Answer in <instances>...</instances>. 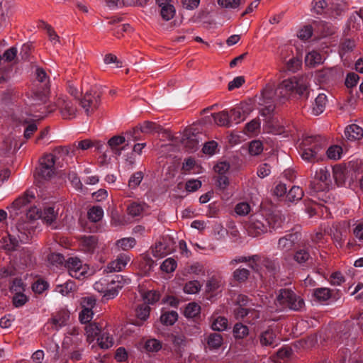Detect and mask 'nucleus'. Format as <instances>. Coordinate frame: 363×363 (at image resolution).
Wrapping results in <instances>:
<instances>
[{"mask_svg": "<svg viewBox=\"0 0 363 363\" xmlns=\"http://www.w3.org/2000/svg\"><path fill=\"white\" fill-rule=\"evenodd\" d=\"M300 238L301 234L297 232L286 234L279 239L277 248L284 252H288L294 247Z\"/></svg>", "mask_w": 363, "mask_h": 363, "instance_id": "9d476101", "label": "nucleus"}, {"mask_svg": "<svg viewBox=\"0 0 363 363\" xmlns=\"http://www.w3.org/2000/svg\"><path fill=\"white\" fill-rule=\"evenodd\" d=\"M28 301V298L23 292H19L14 294L13 296V304L16 307H21L25 305Z\"/></svg>", "mask_w": 363, "mask_h": 363, "instance_id": "0e129e2a", "label": "nucleus"}, {"mask_svg": "<svg viewBox=\"0 0 363 363\" xmlns=\"http://www.w3.org/2000/svg\"><path fill=\"white\" fill-rule=\"evenodd\" d=\"M303 147L301 155L303 160L314 163L321 159L318 152L322 148L320 136H307L303 140Z\"/></svg>", "mask_w": 363, "mask_h": 363, "instance_id": "7ed1b4c3", "label": "nucleus"}, {"mask_svg": "<svg viewBox=\"0 0 363 363\" xmlns=\"http://www.w3.org/2000/svg\"><path fill=\"white\" fill-rule=\"evenodd\" d=\"M276 335L272 329L268 328L259 335V341L263 346H270L274 343Z\"/></svg>", "mask_w": 363, "mask_h": 363, "instance_id": "e433bc0d", "label": "nucleus"}, {"mask_svg": "<svg viewBox=\"0 0 363 363\" xmlns=\"http://www.w3.org/2000/svg\"><path fill=\"white\" fill-rule=\"evenodd\" d=\"M233 333L235 339H243L249 334V329L247 325L238 323L233 327Z\"/></svg>", "mask_w": 363, "mask_h": 363, "instance_id": "37998d69", "label": "nucleus"}, {"mask_svg": "<svg viewBox=\"0 0 363 363\" xmlns=\"http://www.w3.org/2000/svg\"><path fill=\"white\" fill-rule=\"evenodd\" d=\"M303 196V191L298 186H292L286 195V201L291 203H296Z\"/></svg>", "mask_w": 363, "mask_h": 363, "instance_id": "c9c22d12", "label": "nucleus"}, {"mask_svg": "<svg viewBox=\"0 0 363 363\" xmlns=\"http://www.w3.org/2000/svg\"><path fill=\"white\" fill-rule=\"evenodd\" d=\"M249 235L257 237L268 232L265 217L260 213L251 215L245 225Z\"/></svg>", "mask_w": 363, "mask_h": 363, "instance_id": "423d86ee", "label": "nucleus"}, {"mask_svg": "<svg viewBox=\"0 0 363 363\" xmlns=\"http://www.w3.org/2000/svg\"><path fill=\"white\" fill-rule=\"evenodd\" d=\"M349 26L355 30H359L363 26V13L362 9L352 14L348 22Z\"/></svg>", "mask_w": 363, "mask_h": 363, "instance_id": "72a5a7b5", "label": "nucleus"}, {"mask_svg": "<svg viewBox=\"0 0 363 363\" xmlns=\"http://www.w3.org/2000/svg\"><path fill=\"white\" fill-rule=\"evenodd\" d=\"M294 259L300 265H304L309 261H312V257L306 247L298 249L294 255Z\"/></svg>", "mask_w": 363, "mask_h": 363, "instance_id": "c85d7f7f", "label": "nucleus"}, {"mask_svg": "<svg viewBox=\"0 0 363 363\" xmlns=\"http://www.w3.org/2000/svg\"><path fill=\"white\" fill-rule=\"evenodd\" d=\"M308 79L306 76H294L283 80L277 86V99L284 104L294 94L307 98Z\"/></svg>", "mask_w": 363, "mask_h": 363, "instance_id": "f257e3e1", "label": "nucleus"}, {"mask_svg": "<svg viewBox=\"0 0 363 363\" xmlns=\"http://www.w3.org/2000/svg\"><path fill=\"white\" fill-rule=\"evenodd\" d=\"M168 252L166 246L161 242L156 243L155 247L152 249V255L155 257L161 258L166 256Z\"/></svg>", "mask_w": 363, "mask_h": 363, "instance_id": "e2e57ef3", "label": "nucleus"}, {"mask_svg": "<svg viewBox=\"0 0 363 363\" xmlns=\"http://www.w3.org/2000/svg\"><path fill=\"white\" fill-rule=\"evenodd\" d=\"M201 307L196 303H189L185 308L184 314L186 318H193L200 313Z\"/></svg>", "mask_w": 363, "mask_h": 363, "instance_id": "de8ad7c7", "label": "nucleus"}, {"mask_svg": "<svg viewBox=\"0 0 363 363\" xmlns=\"http://www.w3.org/2000/svg\"><path fill=\"white\" fill-rule=\"evenodd\" d=\"M212 117L216 124L219 126L230 127L231 120L230 118V113L227 110H224L218 113L212 114Z\"/></svg>", "mask_w": 363, "mask_h": 363, "instance_id": "4be33fe9", "label": "nucleus"}, {"mask_svg": "<svg viewBox=\"0 0 363 363\" xmlns=\"http://www.w3.org/2000/svg\"><path fill=\"white\" fill-rule=\"evenodd\" d=\"M149 208L148 205L144 202H132L127 208L128 213L133 216H140Z\"/></svg>", "mask_w": 363, "mask_h": 363, "instance_id": "a878e982", "label": "nucleus"}, {"mask_svg": "<svg viewBox=\"0 0 363 363\" xmlns=\"http://www.w3.org/2000/svg\"><path fill=\"white\" fill-rule=\"evenodd\" d=\"M314 31L313 25H306L304 26L298 33V37L301 40H308L309 39Z\"/></svg>", "mask_w": 363, "mask_h": 363, "instance_id": "052dcab7", "label": "nucleus"}, {"mask_svg": "<svg viewBox=\"0 0 363 363\" xmlns=\"http://www.w3.org/2000/svg\"><path fill=\"white\" fill-rule=\"evenodd\" d=\"M125 141V136L114 135L108 140L107 145L114 155L120 156L122 151L125 150L126 147L128 145V144L126 143L125 145L121 147V145L124 144Z\"/></svg>", "mask_w": 363, "mask_h": 363, "instance_id": "2eb2a0df", "label": "nucleus"}, {"mask_svg": "<svg viewBox=\"0 0 363 363\" xmlns=\"http://www.w3.org/2000/svg\"><path fill=\"white\" fill-rule=\"evenodd\" d=\"M130 261V257L125 253L120 254L117 258L108 263L105 271L108 273L120 272Z\"/></svg>", "mask_w": 363, "mask_h": 363, "instance_id": "4468645a", "label": "nucleus"}, {"mask_svg": "<svg viewBox=\"0 0 363 363\" xmlns=\"http://www.w3.org/2000/svg\"><path fill=\"white\" fill-rule=\"evenodd\" d=\"M79 241L82 250L86 252H93L98 244V239L94 235L82 236Z\"/></svg>", "mask_w": 363, "mask_h": 363, "instance_id": "6ab92c4d", "label": "nucleus"}, {"mask_svg": "<svg viewBox=\"0 0 363 363\" xmlns=\"http://www.w3.org/2000/svg\"><path fill=\"white\" fill-rule=\"evenodd\" d=\"M346 169L340 166H335L333 168V178L337 186H342L346 180Z\"/></svg>", "mask_w": 363, "mask_h": 363, "instance_id": "a19ab883", "label": "nucleus"}, {"mask_svg": "<svg viewBox=\"0 0 363 363\" xmlns=\"http://www.w3.org/2000/svg\"><path fill=\"white\" fill-rule=\"evenodd\" d=\"M136 244V241L133 238H124L116 242L118 248L123 250H128L133 248Z\"/></svg>", "mask_w": 363, "mask_h": 363, "instance_id": "3c124183", "label": "nucleus"}, {"mask_svg": "<svg viewBox=\"0 0 363 363\" xmlns=\"http://www.w3.org/2000/svg\"><path fill=\"white\" fill-rule=\"evenodd\" d=\"M313 25L314 31L318 33L322 37L331 35L335 32V29L331 24L322 21H315Z\"/></svg>", "mask_w": 363, "mask_h": 363, "instance_id": "aec40b11", "label": "nucleus"}, {"mask_svg": "<svg viewBox=\"0 0 363 363\" xmlns=\"http://www.w3.org/2000/svg\"><path fill=\"white\" fill-rule=\"evenodd\" d=\"M277 301L282 306L293 311H300L304 306L303 299L297 296L292 290L288 289L279 291Z\"/></svg>", "mask_w": 363, "mask_h": 363, "instance_id": "39448f33", "label": "nucleus"}, {"mask_svg": "<svg viewBox=\"0 0 363 363\" xmlns=\"http://www.w3.org/2000/svg\"><path fill=\"white\" fill-rule=\"evenodd\" d=\"M259 102H266L267 104L274 103L280 104L277 99V88L274 89L272 85H267L262 91V96Z\"/></svg>", "mask_w": 363, "mask_h": 363, "instance_id": "f3484780", "label": "nucleus"}, {"mask_svg": "<svg viewBox=\"0 0 363 363\" xmlns=\"http://www.w3.org/2000/svg\"><path fill=\"white\" fill-rule=\"evenodd\" d=\"M263 151V145L259 140H253L249 145V152L251 155H258Z\"/></svg>", "mask_w": 363, "mask_h": 363, "instance_id": "680f3d73", "label": "nucleus"}, {"mask_svg": "<svg viewBox=\"0 0 363 363\" xmlns=\"http://www.w3.org/2000/svg\"><path fill=\"white\" fill-rule=\"evenodd\" d=\"M76 289L74 281L68 280L64 284H60L56 286L55 291L63 296L68 295Z\"/></svg>", "mask_w": 363, "mask_h": 363, "instance_id": "4c0bfd02", "label": "nucleus"}, {"mask_svg": "<svg viewBox=\"0 0 363 363\" xmlns=\"http://www.w3.org/2000/svg\"><path fill=\"white\" fill-rule=\"evenodd\" d=\"M207 347L210 350H217L220 348L223 344V338L220 333H211L206 337Z\"/></svg>", "mask_w": 363, "mask_h": 363, "instance_id": "393cba45", "label": "nucleus"}, {"mask_svg": "<svg viewBox=\"0 0 363 363\" xmlns=\"http://www.w3.org/2000/svg\"><path fill=\"white\" fill-rule=\"evenodd\" d=\"M35 198V195L33 192L28 191H26L25 194L17 198L12 203L11 208L18 210L23 206L30 203Z\"/></svg>", "mask_w": 363, "mask_h": 363, "instance_id": "bb28decb", "label": "nucleus"}, {"mask_svg": "<svg viewBox=\"0 0 363 363\" xmlns=\"http://www.w3.org/2000/svg\"><path fill=\"white\" fill-rule=\"evenodd\" d=\"M1 247L7 251H14L19 245V240L14 235L7 234L0 240Z\"/></svg>", "mask_w": 363, "mask_h": 363, "instance_id": "412c9836", "label": "nucleus"}, {"mask_svg": "<svg viewBox=\"0 0 363 363\" xmlns=\"http://www.w3.org/2000/svg\"><path fill=\"white\" fill-rule=\"evenodd\" d=\"M10 290L11 292L15 294L19 292H24L25 291V284L23 280L20 278H16L13 280L12 284L10 286Z\"/></svg>", "mask_w": 363, "mask_h": 363, "instance_id": "338daca9", "label": "nucleus"}, {"mask_svg": "<svg viewBox=\"0 0 363 363\" xmlns=\"http://www.w3.org/2000/svg\"><path fill=\"white\" fill-rule=\"evenodd\" d=\"M97 341L99 345L102 349H108L113 345V338L107 333H103L98 337Z\"/></svg>", "mask_w": 363, "mask_h": 363, "instance_id": "603ef678", "label": "nucleus"}, {"mask_svg": "<svg viewBox=\"0 0 363 363\" xmlns=\"http://www.w3.org/2000/svg\"><path fill=\"white\" fill-rule=\"evenodd\" d=\"M150 308L146 303L141 304L136 309V315L140 320H146L150 315Z\"/></svg>", "mask_w": 363, "mask_h": 363, "instance_id": "864d4df0", "label": "nucleus"}, {"mask_svg": "<svg viewBox=\"0 0 363 363\" xmlns=\"http://www.w3.org/2000/svg\"><path fill=\"white\" fill-rule=\"evenodd\" d=\"M55 157L52 154L45 155L40 160L39 167L36 168L35 176L38 179H49L54 174Z\"/></svg>", "mask_w": 363, "mask_h": 363, "instance_id": "0eeeda50", "label": "nucleus"}, {"mask_svg": "<svg viewBox=\"0 0 363 363\" xmlns=\"http://www.w3.org/2000/svg\"><path fill=\"white\" fill-rule=\"evenodd\" d=\"M259 104L264 106V108L259 111L260 115L264 117H270L276 106V104L274 103L267 104L266 102H259Z\"/></svg>", "mask_w": 363, "mask_h": 363, "instance_id": "bf43d9fd", "label": "nucleus"}, {"mask_svg": "<svg viewBox=\"0 0 363 363\" xmlns=\"http://www.w3.org/2000/svg\"><path fill=\"white\" fill-rule=\"evenodd\" d=\"M342 152V149L340 146L332 145L328 149L326 154L329 159L337 160L340 158Z\"/></svg>", "mask_w": 363, "mask_h": 363, "instance_id": "5fc2aeb1", "label": "nucleus"}, {"mask_svg": "<svg viewBox=\"0 0 363 363\" xmlns=\"http://www.w3.org/2000/svg\"><path fill=\"white\" fill-rule=\"evenodd\" d=\"M325 60V57L320 52L313 50L307 54L306 57V63L311 67H315L323 63Z\"/></svg>", "mask_w": 363, "mask_h": 363, "instance_id": "2f4dec72", "label": "nucleus"}, {"mask_svg": "<svg viewBox=\"0 0 363 363\" xmlns=\"http://www.w3.org/2000/svg\"><path fill=\"white\" fill-rule=\"evenodd\" d=\"M104 216L103 208L100 206H93L88 211V218L94 223L101 220Z\"/></svg>", "mask_w": 363, "mask_h": 363, "instance_id": "a18cd8bd", "label": "nucleus"}, {"mask_svg": "<svg viewBox=\"0 0 363 363\" xmlns=\"http://www.w3.org/2000/svg\"><path fill=\"white\" fill-rule=\"evenodd\" d=\"M85 331L87 341L91 342L101 333V328L96 323H89L85 326Z\"/></svg>", "mask_w": 363, "mask_h": 363, "instance_id": "f704fd0d", "label": "nucleus"}, {"mask_svg": "<svg viewBox=\"0 0 363 363\" xmlns=\"http://www.w3.org/2000/svg\"><path fill=\"white\" fill-rule=\"evenodd\" d=\"M77 103L67 96H60L56 100L55 106L59 109L63 119L71 120L77 116Z\"/></svg>", "mask_w": 363, "mask_h": 363, "instance_id": "6e6552de", "label": "nucleus"}, {"mask_svg": "<svg viewBox=\"0 0 363 363\" xmlns=\"http://www.w3.org/2000/svg\"><path fill=\"white\" fill-rule=\"evenodd\" d=\"M69 319V313L65 311H60L52 315L49 323L52 324V329L58 330L60 328L67 324Z\"/></svg>", "mask_w": 363, "mask_h": 363, "instance_id": "dca6fc26", "label": "nucleus"}, {"mask_svg": "<svg viewBox=\"0 0 363 363\" xmlns=\"http://www.w3.org/2000/svg\"><path fill=\"white\" fill-rule=\"evenodd\" d=\"M101 92L94 86L86 91L78 101L86 116L92 115L101 104Z\"/></svg>", "mask_w": 363, "mask_h": 363, "instance_id": "20e7f679", "label": "nucleus"}, {"mask_svg": "<svg viewBox=\"0 0 363 363\" xmlns=\"http://www.w3.org/2000/svg\"><path fill=\"white\" fill-rule=\"evenodd\" d=\"M224 286V282L220 277L213 276L206 284V291L207 293H213L220 291Z\"/></svg>", "mask_w": 363, "mask_h": 363, "instance_id": "b1692460", "label": "nucleus"}, {"mask_svg": "<svg viewBox=\"0 0 363 363\" xmlns=\"http://www.w3.org/2000/svg\"><path fill=\"white\" fill-rule=\"evenodd\" d=\"M327 103V97L324 94H320L315 99L313 105L312 112L314 115L318 116L322 113L325 108Z\"/></svg>", "mask_w": 363, "mask_h": 363, "instance_id": "cd10ccee", "label": "nucleus"}, {"mask_svg": "<svg viewBox=\"0 0 363 363\" xmlns=\"http://www.w3.org/2000/svg\"><path fill=\"white\" fill-rule=\"evenodd\" d=\"M250 276V271L245 268H239L234 271L233 278L239 282H245Z\"/></svg>", "mask_w": 363, "mask_h": 363, "instance_id": "4d7b16f0", "label": "nucleus"}, {"mask_svg": "<svg viewBox=\"0 0 363 363\" xmlns=\"http://www.w3.org/2000/svg\"><path fill=\"white\" fill-rule=\"evenodd\" d=\"M265 218L268 225V230L281 228L284 221L282 217L277 213H270Z\"/></svg>", "mask_w": 363, "mask_h": 363, "instance_id": "473e14b6", "label": "nucleus"}, {"mask_svg": "<svg viewBox=\"0 0 363 363\" xmlns=\"http://www.w3.org/2000/svg\"><path fill=\"white\" fill-rule=\"evenodd\" d=\"M19 260L21 264L24 267H33L35 262V258L33 252L28 249H23L20 252Z\"/></svg>", "mask_w": 363, "mask_h": 363, "instance_id": "7c9ffc66", "label": "nucleus"}, {"mask_svg": "<svg viewBox=\"0 0 363 363\" xmlns=\"http://www.w3.org/2000/svg\"><path fill=\"white\" fill-rule=\"evenodd\" d=\"M182 143L187 150L194 152L199 147V135L192 132L191 129H187L184 133Z\"/></svg>", "mask_w": 363, "mask_h": 363, "instance_id": "ddd939ff", "label": "nucleus"}, {"mask_svg": "<svg viewBox=\"0 0 363 363\" xmlns=\"http://www.w3.org/2000/svg\"><path fill=\"white\" fill-rule=\"evenodd\" d=\"M36 80L38 83L33 91L32 98L35 105L43 104L47 102L50 96L49 78L43 68H37Z\"/></svg>", "mask_w": 363, "mask_h": 363, "instance_id": "f03ea898", "label": "nucleus"}, {"mask_svg": "<svg viewBox=\"0 0 363 363\" xmlns=\"http://www.w3.org/2000/svg\"><path fill=\"white\" fill-rule=\"evenodd\" d=\"M345 137L350 140H359L363 137V129L356 124H352L346 127Z\"/></svg>", "mask_w": 363, "mask_h": 363, "instance_id": "5701e85b", "label": "nucleus"}, {"mask_svg": "<svg viewBox=\"0 0 363 363\" xmlns=\"http://www.w3.org/2000/svg\"><path fill=\"white\" fill-rule=\"evenodd\" d=\"M201 288V285L199 281L196 280L189 281L185 284L184 286V291L186 294H194L198 293Z\"/></svg>", "mask_w": 363, "mask_h": 363, "instance_id": "8fccbe9b", "label": "nucleus"}, {"mask_svg": "<svg viewBox=\"0 0 363 363\" xmlns=\"http://www.w3.org/2000/svg\"><path fill=\"white\" fill-rule=\"evenodd\" d=\"M161 130L162 127L160 125L148 121H146L140 125V132L146 134L159 133Z\"/></svg>", "mask_w": 363, "mask_h": 363, "instance_id": "58836bf2", "label": "nucleus"}, {"mask_svg": "<svg viewBox=\"0 0 363 363\" xmlns=\"http://www.w3.org/2000/svg\"><path fill=\"white\" fill-rule=\"evenodd\" d=\"M177 266V264L174 259L167 258L162 263L160 269L163 272L170 273L176 269Z\"/></svg>", "mask_w": 363, "mask_h": 363, "instance_id": "6e6d98bb", "label": "nucleus"}, {"mask_svg": "<svg viewBox=\"0 0 363 363\" xmlns=\"http://www.w3.org/2000/svg\"><path fill=\"white\" fill-rule=\"evenodd\" d=\"M160 294L156 291H149L143 296V299L146 303L154 304L159 301Z\"/></svg>", "mask_w": 363, "mask_h": 363, "instance_id": "774afa93", "label": "nucleus"}, {"mask_svg": "<svg viewBox=\"0 0 363 363\" xmlns=\"http://www.w3.org/2000/svg\"><path fill=\"white\" fill-rule=\"evenodd\" d=\"M65 266L69 275L76 279H80L86 273V268L82 266V261L77 257L68 258Z\"/></svg>", "mask_w": 363, "mask_h": 363, "instance_id": "9b49d317", "label": "nucleus"}, {"mask_svg": "<svg viewBox=\"0 0 363 363\" xmlns=\"http://www.w3.org/2000/svg\"><path fill=\"white\" fill-rule=\"evenodd\" d=\"M348 233L349 232L347 228L339 224H334L330 228L328 233L335 243V245L337 247H342L344 245Z\"/></svg>", "mask_w": 363, "mask_h": 363, "instance_id": "f8f14e48", "label": "nucleus"}, {"mask_svg": "<svg viewBox=\"0 0 363 363\" xmlns=\"http://www.w3.org/2000/svg\"><path fill=\"white\" fill-rule=\"evenodd\" d=\"M160 8V14L164 21H169L174 16L175 9L173 5L168 4Z\"/></svg>", "mask_w": 363, "mask_h": 363, "instance_id": "09e8293b", "label": "nucleus"}, {"mask_svg": "<svg viewBox=\"0 0 363 363\" xmlns=\"http://www.w3.org/2000/svg\"><path fill=\"white\" fill-rule=\"evenodd\" d=\"M314 179L323 183L325 187L331 183L330 173L326 167L317 169L315 172Z\"/></svg>", "mask_w": 363, "mask_h": 363, "instance_id": "c756f323", "label": "nucleus"}, {"mask_svg": "<svg viewBox=\"0 0 363 363\" xmlns=\"http://www.w3.org/2000/svg\"><path fill=\"white\" fill-rule=\"evenodd\" d=\"M143 179V173L140 171L134 173L128 181V186L130 189L137 188Z\"/></svg>", "mask_w": 363, "mask_h": 363, "instance_id": "13d9d810", "label": "nucleus"}, {"mask_svg": "<svg viewBox=\"0 0 363 363\" xmlns=\"http://www.w3.org/2000/svg\"><path fill=\"white\" fill-rule=\"evenodd\" d=\"M37 121L30 118H25L23 116L19 118V124L26 125L23 136L26 139H29L33 133L38 130Z\"/></svg>", "mask_w": 363, "mask_h": 363, "instance_id": "a211bd4d", "label": "nucleus"}, {"mask_svg": "<svg viewBox=\"0 0 363 363\" xmlns=\"http://www.w3.org/2000/svg\"><path fill=\"white\" fill-rule=\"evenodd\" d=\"M231 123L239 124L246 119V118L252 111L251 105L247 102H241L235 107L228 111Z\"/></svg>", "mask_w": 363, "mask_h": 363, "instance_id": "1a4fd4ad", "label": "nucleus"}, {"mask_svg": "<svg viewBox=\"0 0 363 363\" xmlns=\"http://www.w3.org/2000/svg\"><path fill=\"white\" fill-rule=\"evenodd\" d=\"M178 318V313L174 311H167L162 314L160 317L161 323L165 325H172Z\"/></svg>", "mask_w": 363, "mask_h": 363, "instance_id": "c03bdc74", "label": "nucleus"}, {"mask_svg": "<svg viewBox=\"0 0 363 363\" xmlns=\"http://www.w3.org/2000/svg\"><path fill=\"white\" fill-rule=\"evenodd\" d=\"M145 348L148 352H157L162 348V345L159 340L150 339L146 341Z\"/></svg>", "mask_w": 363, "mask_h": 363, "instance_id": "69168bd1", "label": "nucleus"}, {"mask_svg": "<svg viewBox=\"0 0 363 363\" xmlns=\"http://www.w3.org/2000/svg\"><path fill=\"white\" fill-rule=\"evenodd\" d=\"M313 296L320 301H325L331 297V290L328 288H317L313 290Z\"/></svg>", "mask_w": 363, "mask_h": 363, "instance_id": "49530a36", "label": "nucleus"}, {"mask_svg": "<svg viewBox=\"0 0 363 363\" xmlns=\"http://www.w3.org/2000/svg\"><path fill=\"white\" fill-rule=\"evenodd\" d=\"M57 213L55 211L54 208L47 207L45 208L43 211H41V219L48 225H52L56 220Z\"/></svg>", "mask_w": 363, "mask_h": 363, "instance_id": "ea45409f", "label": "nucleus"}, {"mask_svg": "<svg viewBox=\"0 0 363 363\" xmlns=\"http://www.w3.org/2000/svg\"><path fill=\"white\" fill-rule=\"evenodd\" d=\"M228 325V320L225 317L212 318L211 328L215 331H223L227 329Z\"/></svg>", "mask_w": 363, "mask_h": 363, "instance_id": "79ce46f5", "label": "nucleus"}]
</instances>
